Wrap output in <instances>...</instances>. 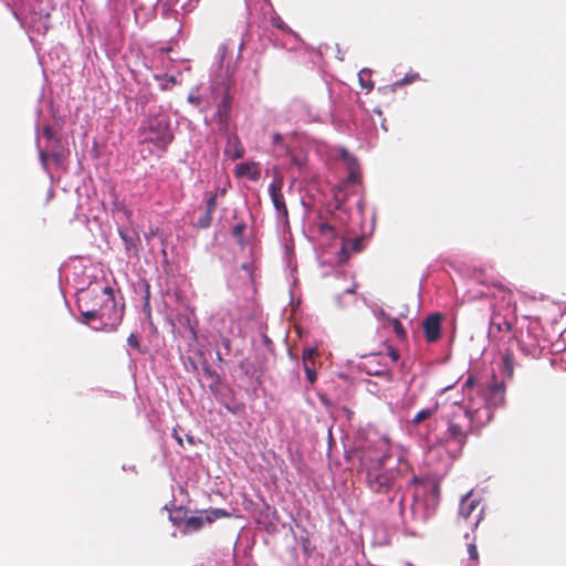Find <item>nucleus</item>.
I'll use <instances>...</instances> for the list:
<instances>
[{"mask_svg": "<svg viewBox=\"0 0 566 566\" xmlns=\"http://www.w3.org/2000/svg\"><path fill=\"white\" fill-rule=\"evenodd\" d=\"M116 206H117V209L119 211H122L127 219H129L132 217V211L127 207H125V205L120 203V205H116Z\"/></svg>", "mask_w": 566, "mask_h": 566, "instance_id": "nucleus-35", "label": "nucleus"}, {"mask_svg": "<svg viewBox=\"0 0 566 566\" xmlns=\"http://www.w3.org/2000/svg\"><path fill=\"white\" fill-rule=\"evenodd\" d=\"M473 387H474V377L473 376H469L463 385V391L465 392L467 390H470L473 391ZM470 397H473L471 394L469 395V398Z\"/></svg>", "mask_w": 566, "mask_h": 566, "instance_id": "nucleus-33", "label": "nucleus"}, {"mask_svg": "<svg viewBox=\"0 0 566 566\" xmlns=\"http://www.w3.org/2000/svg\"><path fill=\"white\" fill-rule=\"evenodd\" d=\"M363 237H357L353 240L343 239L342 250L339 253V262L345 263L353 252L358 253L363 251Z\"/></svg>", "mask_w": 566, "mask_h": 566, "instance_id": "nucleus-16", "label": "nucleus"}, {"mask_svg": "<svg viewBox=\"0 0 566 566\" xmlns=\"http://www.w3.org/2000/svg\"><path fill=\"white\" fill-rule=\"evenodd\" d=\"M272 142L274 145H281L283 143V137L280 133H274L272 135Z\"/></svg>", "mask_w": 566, "mask_h": 566, "instance_id": "nucleus-36", "label": "nucleus"}, {"mask_svg": "<svg viewBox=\"0 0 566 566\" xmlns=\"http://www.w3.org/2000/svg\"><path fill=\"white\" fill-rule=\"evenodd\" d=\"M468 554H469V558L474 563V564H478L479 563V553H478V548H476V545L474 543H470L468 545Z\"/></svg>", "mask_w": 566, "mask_h": 566, "instance_id": "nucleus-28", "label": "nucleus"}, {"mask_svg": "<svg viewBox=\"0 0 566 566\" xmlns=\"http://www.w3.org/2000/svg\"><path fill=\"white\" fill-rule=\"evenodd\" d=\"M138 134V153L144 160L161 157L175 138L169 117L164 113H157L144 119Z\"/></svg>", "mask_w": 566, "mask_h": 566, "instance_id": "nucleus-1", "label": "nucleus"}, {"mask_svg": "<svg viewBox=\"0 0 566 566\" xmlns=\"http://www.w3.org/2000/svg\"><path fill=\"white\" fill-rule=\"evenodd\" d=\"M48 158H49V155L45 151L41 150L40 151V159H41V163H42V165L44 167H46Z\"/></svg>", "mask_w": 566, "mask_h": 566, "instance_id": "nucleus-38", "label": "nucleus"}, {"mask_svg": "<svg viewBox=\"0 0 566 566\" xmlns=\"http://www.w3.org/2000/svg\"><path fill=\"white\" fill-rule=\"evenodd\" d=\"M43 135L48 139H52L55 136L54 129L51 126L43 127Z\"/></svg>", "mask_w": 566, "mask_h": 566, "instance_id": "nucleus-34", "label": "nucleus"}, {"mask_svg": "<svg viewBox=\"0 0 566 566\" xmlns=\"http://www.w3.org/2000/svg\"><path fill=\"white\" fill-rule=\"evenodd\" d=\"M503 363H504V366H505V370L509 373V375H512L513 373V361H512V356L506 354L503 358Z\"/></svg>", "mask_w": 566, "mask_h": 566, "instance_id": "nucleus-32", "label": "nucleus"}, {"mask_svg": "<svg viewBox=\"0 0 566 566\" xmlns=\"http://www.w3.org/2000/svg\"><path fill=\"white\" fill-rule=\"evenodd\" d=\"M230 513L222 509H210L200 511L199 515L187 517L181 526L182 534H190L201 530L205 524H211L214 521L229 517Z\"/></svg>", "mask_w": 566, "mask_h": 566, "instance_id": "nucleus-9", "label": "nucleus"}, {"mask_svg": "<svg viewBox=\"0 0 566 566\" xmlns=\"http://www.w3.org/2000/svg\"><path fill=\"white\" fill-rule=\"evenodd\" d=\"M476 397V408H488L493 418V410L504 403L505 400V386L502 382H494L492 385H478L474 390Z\"/></svg>", "mask_w": 566, "mask_h": 566, "instance_id": "nucleus-4", "label": "nucleus"}, {"mask_svg": "<svg viewBox=\"0 0 566 566\" xmlns=\"http://www.w3.org/2000/svg\"><path fill=\"white\" fill-rule=\"evenodd\" d=\"M111 286H104V287H93V289H88L86 291H83L77 298H85L87 300V304L88 306L91 307H95L96 311L99 310V307L102 306V303H101V297H98V295H101V293H104V294H107L108 290H109Z\"/></svg>", "mask_w": 566, "mask_h": 566, "instance_id": "nucleus-17", "label": "nucleus"}, {"mask_svg": "<svg viewBox=\"0 0 566 566\" xmlns=\"http://www.w3.org/2000/svg\"><path fill=\"white\" fill-rule=\"evenodd\" d=\"M187 510L182 506H179L175 510V513L170 515V521L172 524L181 530L186 517Z\"/></svg>", "mask_w": 566, "mask_h": 566, "instance_id": "nucleus-24", "label": "nucleus"}, {"mask_svg": "<svg viewBox=\"0 0 566 566\" xmlns=\"http://www.w3.org/2000/svg\"><path fill=\"white\" fill-rule=\"evenodd\" d=\"M380 354H369L365 356V360L361 363V368L370 376L385 377L387 380L392 379V373L387 368L386 365L380 364Z\"/></svg>", "mask_w": 566, "mask_h": 566, "instance_id": "nucleus-12", "label": "nucleus"}, {"mask_svg": "<svg viewBox=\"0 0 566 566\" xmlns=\"http://www.w3.org/2000/svg\"><path fill=\"white\" fill-rule=\"evenodd\" d=\"M442 321L443 316L440 313H432L424 318L422 327L428 343H436L440 339Z\"/></svg>", "mask_w": 566, "mask_h": 566, "instance_id": "nucleus-13", "label": "nucleus"}, {"mask_svg": "<svg viewBox=\"0 0 566 566\" xmlns=\"http://www.w3.org/2000/svg\"><path fill=\"white\" fill-rule=\"evenodd\" d=\"M51 157H53V158L55 159V161H56V163H59V161L61 160V155H60V154H57V153H53V154L51 155Z\"/></svg>", "mask_w": 566, "mask_h": 566, "instance_id": "nucleus-41", "label": "nucleus"}, {"mask_svg": "<svg viewBox=\"0 0 566 566\" xmlns=\"http://www.w3.org/2000/svg\"><path fill=\"white\" fill-rule=\"evenodd\" d=\"M438 402H434L432 406L427 407L418 411L411 420L412 426H419L424 420L431 418L438 411Z\"/></svg>", "mask_w": 566, "mask_h": 566, "instance_id": "nucleus-20", "label": "nucleus"}, {"mask_svg": "<svg viewBox=\"0 0 566 566\" xmlns=\"http://www.w3.org/2000/svg\"><path fill=\"white\" fill-rule=\"evenodd\" d=\"M517 342L524 355L532 358H537L541 355L543 349L541 339L530 327L525 332H521Z\"/></svg>", "mask_w": 566, "mask_h": 566, "instance_id": "nucleus-11", "label": "nucleus"}, {"mask_svg": "<svg viewBox=\"0 0 566 566\" xmlns=\"http://www.w3.org/2000/svg\"><path fill=\"white\" fill-rule=\"evenodd\" d=\"M282 188V178H275L269 186V192L272 203L277 212V218L283 220L285 223H289V210L284 200Z\"/></svg>", "mask_w": 566, "mask_h": 566, "instance_id": "nucleus-10", "label": "nucleus"}, {"mask_svg": "<svg viewBox=\"0 0 566 566\" xmlns=\"http://www.w3.org/2000/svg\"><path fill=\"white\" fill-rule=\"evenodd\" d=\"M491 421L488 408H476L475 399L468 398L465 409L453 412L448 422L444 442L454 441L460 448L467 443L469 434L476 433ZM443 443V441H441Z\"/></svg>", "mask_w": 566, "mask_h": 566, "instance_id": "nucleus-2", "label": "nucleus"}, {"mask_svg": "<svg viewBox=\"0 0 566 566\" xmlns=\"http://www.w3.org/2000/svg\"><path fill=\"white\" fill-rule=\"evenodd\" d=\"M387 354L390 357L392 363L398 361V359L400 357L399 352L396 348H394L392 346H390V345L387 346Z\"/></svg>", "mask_w": 566, "mask_h": 566, "instance_id": "nucleus-31", "label": "nucleus"}, {"mask_svg": "<svg viewBox=\"0 0 566 566\" xmlns=\"http://www.w3.org/2000/svg\"><path fill=\"white\" fill-rule=\"evenodd\" d=\"M388 321H389L390 325L392 326L394 332L396 333V335L400 339H405L406 338V331H405L402 324L399 322V319L398 318H389Z\"/></svg>", "mask_w": 566, "mask_h": 566, "instance_id": "nucleus-26", "label": "nucleus"}, {"mask_svg": "<svg viewBox=\"0 0 566 566\" xmlns=\"http://www.w3.org/2000/svg\"><path fill=\"white\" fill-rule=\"evenodd\" d=\"M77 306L78 311L82 316V322L84 324H88L91 321L99 319L101 313L96 311V308L88 306L87 300L85 298H77Z\"/></svg>", "mask_w": 566, "mask_h": 566, "instance_id": "nucleus-19", "label": "nucleus"}, {"mask_svg": "<svg viewBox=\"0 0 566 566\" xmlns=\"http://www.w3.org/2000/svg\"><path fill=\"white\" fill-rule=\"evenodd\" d=\"M235 174L238 177L249 176L255 180L259 176L256 171V165L254 163H243L235 167Z\"/></svg>", "mask_w": 566, "mask_h": 566, "instance_id": "nucleus-22", "label": "nucleus"}, {"mask_svg": "<svg viewBox=\"0 0 566 566\" xmlns=\"http://www.w3.org/2000/svg\"><path fill=\"white\" fill-rule=\"evenodd\" d=\"M388 502H389V503H392V502H394V496H389V497H388Z\"/></svg>", "mask_w": 566, "mask_h": 566, "instance_id": "nucleus-44", "label": "nucleus"}, {"mask_svg": "<svg viewBox=\"0 0 566 566\" xmlns=\"http://www.w3.org/2000/svg\"><path fill=\"white\" fill-rule=\"evenodd\" d=\"M127 343L132 348L137 350L140 349L139 337L137 334L132 333L127 338Z\"/></svg>", "mask_w": 566, "mask_h": 566, "instance_id": "nucleus-30", "label": "nucleus"}, {"mask_svg": "<svg viewBox=\"0 0 566 566\" xmlns=\"http://www.w3.org/2000/svg\"><path fill=\"white\" fill-rule=\"evenodd\" d=\"M174 438L177 440L178 444L179 446H182V439L181 437L177 433L176 430H174V433H172Z\"/></svg>", "mask_w": 566, "mask_h": 566, "instance_id": "nucleus-39", "label": "nucleus"}, {"mask_svg": "<svg viewBox=\"0 0 566 566\" xmlns=\"http://www.w3.org/2000/svg\"><path fill=\"white\" fill-rule=\"evenodd\" d=\"M319 231H321V233H325V232H333V231H334V229H333V227H332V226H329L328 223H322V224L319 226Z\"/></svg>", "mask_w": 566, "mask_h": 566, "instance_id": "nucleus-37", "label": "nucleus"}, {"mask_svg": "<svg viewBox=\"0 0 566 566\" xmlns=\"http://www.w3.org/2000/svg\"><path fill=\"white\" fill-rule=\"evenodd\" d=\"M388 458V446L385 440H380L378 446H365L358 451L360 471L368 473L376 469H382Z\"/></svg>", "mask_w": 566, "mask_h": 566, "instance_id": "nucleus-6", "label": "nucleus"}, {"mask_svg": "<svg viewBox=\"0 0 566 566\" xmlns=\"http://www.w3.org/2000/svg\"><path fill=\"white\" fill-rule=\"evenodd\" d=\"M411 483H415V484H416V483H418V478H417V476H413V478L411 479Z\"/></svg>", "mask_w": 566, "mask_h": 566, "instance_id": "nucleus-43", "label": "nucleus"}, {"mask_svg": "<svg viewBox=\"0 0 566 566\" xmlns=\"http://www.w3.org/2000/svg\"><path fill=\"white\" fill-rule=\"evenodd\" d=\"M483 517V509L480 501L471 499V493L464 495L461 500L457 524H464L470 530H475Z\"/></svg>", "mask_w": 566, "mask_h": 566, "instance_id": "nucleus-7", "label": "nucleus"}, {"mask_svg": "<svg viewBox=\"0 0 566 566\" xmlns=\"http://www.w3.org/2000/svg\"><path fill=\"white\" fill-rule=\"evenodd\" d=\"M245 229H247V226L244 222H240V223H237L233 228H232V237L234 239H237V241L239 243H243V237H244V232H245Z\"/></svg>", "mask_w": 566, "mask_h": 566, "instance_id": "nucleus-25", "label": "nucleus"}, {"mask_svg": "<svg viewBox=\"0 0 566 566\" xmlns=\"http://www.w3.org/2000/svg\"><path fill=\"white\" fill-rule=\"evenodd\" d=\"M509 313H502L499 307H494L491 314L489 336L493 339L503 340L505 336H510L513 327V311L506 308Z\"/></svg>", "mask_w": 566, "mask_h": 566, "instance_id": "nucleus-8", "label": "nucleus"}, {"mask_svg": "<svg viewBox=\"0 0 566 566\" xmlns=\"http://www.w3.org/2000/svg\"><path fill=\"white\" fill-rule=\"evenodd\" d=\"M231 112V99L228 95H226L220 104L218 105L217 115L219 117V122L222 124H227Z\"/></svg>", "mask_w": 566, "mask_h": 566, "instance_id": "nucleus-21", "label": "nucleus"}, {"mask_svg": "<svg viewBox=\"0 0 566 566\" xmlns=\"http://www.w3.org/2000/svg\"><path fill=\"white\" fill-rule=\"evenodd\" d=\"M217 209V193L209 192L205 200V212L193 224L197 229H208L212 223V214Z\"/></svg>", "mask_w": 566, "mask_h": 566, "instance_id": "nucleus-14", "label": "nucleus"}, {"mask_svg": "<svg viewBox=\"0 0 566 566\" xmlns=\"http://www.w3.org/2000/svg\"><path fill=\"white\" fill-rule=\"evenodd\" d=\"M358 80L360 83L361 88L366 90L367 92H370L374 87V82L371 81V73L369 70H361L358 73Z\"/></svg>", "mask_w": 566, "mask_h": 566, "instance_id": "nucleus-23", "label": "nucleus"}, {"mask_svg": "<svg viewBox=\"0 0 566 566\" xmlns=\"http://www.w3.org/2000/svg\"><path fill=\"white\" fill-rule=\"evenodd\" d=\"M224 155L232 160L242 158L244 156V148L237 135H232L228 138L224 147Z\"/></svg>", "mask_w": 566, "mask_h": 566, "instance_id": "nucleus-18", "label": "nucleus"}, {"mask_svg": "<svg viewBox=\"0 0 566 566\" xmlns=\"http://www.w3.org/2000/svg\"><path fill=\"white\" fill-rule=\"evenodd\" d=\"M419 78H420V76L418 73H408L407 75H405V77H402L401 80H398L395 83V86L401 87V86L411 84V83L418 81Z\"/></svg>", "mask_w": 566, "mask_h": 566, "instance_id": "nucleus-27", "label": "nucleus"}, {"mask_svg": "<svg viewBox=\"0 0 566 566\" xmlns=\"http://www.w3.org/2000/svg\"><path fill=\"white\" fill-rule=\"evenodd\" d=\"M102 306L98 312L102 327L99 329L105 332H114L120 324L124 316V307H118L115 301L114 290L109 287L107 294L101 293Z\"/></svg>", "mask_w": 566, "mask_h": 566, "instance_id": "nucleus-3", "label": "nucleus"}, {"mask_svg": "<svg viewBox=\"0 0 566 566\" xmlns=\"http://www.w3.org/2000/svg\"><path fill=\"white\" fill-rule=\"evenodd\" d=\"M399 509H400V512H402L405 509V495H402L399 500Z\"/></svg>", "mask_w": 566, "mask_h": 566, "instance_id": "nucleus-40", "label": "nucleus"}, {"mask_svg": "<svg viewBox=\"0 0 566 566\" xmlns=\"http://www.w3.org/2000/svg\"><path fill=\"white\" fill-rule=\"evenodd\" d=\"M339 155L350 167L356 166V158L352 156L345 148L340 149Z\"/></svg>", "mask_w": 566, "mask_h": 566, "instance_id": "nucleus-29", "label": "nucleus"}, {"mask_svg": "<svg viewBox=\"0 0 566 566\" xmlns=\"http://www.w3.org/2000/svg\"><path fill=\"white\" fill-rule=\"evenodd\" d=\"M349 178L352 180H355L356 176H355V171L354 170L350 171Z\"/></svg>", "mask_w": 566, "mask_h": 566, "instance_id": "nucleus-42", "label": "nucleus"}, {"mask_svg": "<svg viewBox=\"0 0 566 566\" xmlns=\"http://www.w3.org/2000/svg\"><path fill=\"white\" fill-rule=\"evenodd\" d=\"M400 474V469H390L386 471H382V469H376L365 474V482L373 493L388 494L396 488Z\"/></svg>", "mask_w": 566, "mask_h": 566, "instance_id": "nucleus-5", "label": "nucleus"}, {"mask_svg": "<svg viewBox=\"0 0 566 566\" xmlns=\"http://www.w3.org/2000/svg\"><path fill=\"white\" fill-rule=\"evenodd\" d=\"M317 356H318V350L315 347L306 348L302 355L303 368L306 374V378L311 384H314L317 379V375L315 371V361H314V359Z\"/></svg>", "mask_w": 566, "mask_h": 566, "instance_id": "nucleus-15", "label": "nucleus"}]
</instances>
